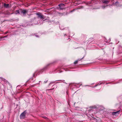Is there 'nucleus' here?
Here are the masks:
<instances>
[{
  "label": "nucleus",
  "instance_id": "nucleus-6",
  "mask_svg": "<svg viewBox=\"0 0 122 122\" xmlns=\"http://www.w3.org/2000/svg\"><path fill=\"white\" fill-rule=\"evenodd\" d=\"M38 17L39 18H43V16L41 15H38Z\"/></svg>",
  "mask_w": 122,
  "mask_h": 122
},
{
  "label": "nucleus",
  "instance_id": "nucleus-3",
  "mask_svg": "<svg viewBox=\"0 0 122 122\" xmlns=\"http://www.w3.org/2000/svg\"><path fill=\"white\" fill-rule=\"evenodd\" d=\"M119 111H117V112H113L112 114L113 115H115V114L117 113H118V114H119Z\"/></svg>",
  "mask_w": 122,
  "mask_h": 122
},
{
  "label": "nucleus",
  "instance_id": "nucleus-7",
  "mask_svg": "<svg viewBox=\"0 0 122 122\" xmlns=\"http://www.w3.org/2000/svg\"><path fill=\"white\" fill-rule=\"evenodd\" d=\"M43 117L45 119H48V118L47 117H45V116Z\"/></svg>",
  "mask_w": 122,
  "mask_h": 122
},
{
  "label": "nucleus",
  "instance_id": "nucleus-1",
  "mask_svg": "<svg viewBox=\"0 0 122 122\" xmlns=\"http://www.w3.org/2000/svg\"><path fill=\"white\" fill-rule=\"evenodd\" d=\"M26 112L25 111L22 112L20 115V118L21 119L24 118L25 117Z\"/></svg>",
  "mask_w": 122,
  "mask_h": 122
},
{
  "label": "nucleus",
  "instance_id": "nucleus-8",
  "mask_svg": "<svg viewBox=\"0 0 122 122\" xmlns=\"http://www.w3.org/2000/svg\"><path fill=\"white\" fill-rule=\"evenodd\" d=\"M16 14H17V13H19V10H16Z\"/></svg>",
  "mask_w": 122,
  "mask_h": 122
},
{
  "label": "nucleus",
  "instance_id": "nucleus-10",
  "mask_svg": "<svg viewBox=\"0 0 122 122\" xmlns=\"http://www.w3.org/2000/svg\"><path fill=\"white\" fill-rule=\"evenodd\" d=\"M77 61H75V62H74V63H75V64H76V63H77Z\"/></svg>",
  "mask_w": 122,
  "mask_h": 122
},
{
  "label": "nucleus",
  "instance_id": "nucleus-5",
  "mask_svg": "<svg viewBox=\"0 0 122 122\" xmlns=\"http://www.w3.org/2000/svg\"><path fill=\"white\" fill-rule=\"evenodd\" d=\"M4 6L6 7H8L9 6L8 4H4Z\"/></svg>",
  "mask_w": 122,
  "mask_h": 122
},
{
  "label": "nucleus",
  "instance_id": "nucleus-4",
  "mask_svg": "<svg viewBox=\"0 0 122 122\" xmlns=\"http://www.w3.org/2000/svg\"><path fill=\"white\" fill-rule=\"evenodd\" d=\"M26 12L27 11L25 10H24L22 11V12L24 14H25Z\"/></svg>",
  "mask_w": 122,
  "mask_h": 122
},
{
  "label": "nucleus",
  "instance_id": "nucleus-9",
  "mask_svg": "<svg viewBox=\"0 0 122 122\" xmlns=\"http://www.w3.org/2000/svg\"><path fill=\"white\" fill-rule=\"evenodd\" d=\"M104 2L105 3H107L108 2V1L107 0H105L104 1Z\"/></svg>",
  "mask_w": 122,
  "mask_h": 122
},
{
  "label": "nucleus",
  "instance_id": "nucleus-2",
  "mask_svg": "<svg viewBox=\"0 0 122 122\" xmlns=\"http://www.w3.org/2000/svg\"><path fill=\"white\" fill-rule=\"evenodd\" d=\"M59 6L60 7V9L62 10L64 8V5L63 4H61L59 5Z\"/></svg>",
  "mask_w": 122,
  "mask_h": 122
}]
</instances>
